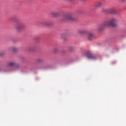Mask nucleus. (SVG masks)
<instances>
[{
	"mask_svg": "<svg viewBox=\"0 0 126 126\" xmlns=\"http://www.w3.org/2000/svg\"><path fill=\"white\" fill-rule=\"evenodd\" d=\"M10 51L11 52H16L17 49L15 47H11L9 48Z\"/></svg>",
	"mask_w": 126,
	"mask_h": 126,
	"instance_id": "9b49d317",
	"label": "nucleus"
},
{
	"mask_svg": "<svg viewBox=\"0 0 126 126\" xmlns=\"http://www.w3.org/2000/svg\"><path fill=\"white\" fill-rule=\"evenodd\" d=\"M75 0H74V1Z\"/></svg>",
	"mask_w": 126,
	"mask_h": 126,
	"instance_id": "a211bd4d",
	"label": "nucleus"
},
{
	"mask_svg": "<svg viewBox=\"0 0 126 126\" xmlns=\"http://www.w3.org/2000/svg\"><path fill=\"white\" fill-rule=\"evenodd\" d=\"M25 27H26L25 24L22 23H18L15 26V29L17 32H20V31H22V30H23V29H24Z\"/></svg>",
	"mask_w": 126,
	"mask_h": 126,
	"instance_id": "7ed1b4c3",
	"label": "nucleus"
},
{
	"mask_svg": "<svg viewBox=\"0 0 126 126\" xmlns=\"http://www.w3.org/2000/svg\"><path fill=\"white\" fill-rule=\"evenodd\" d=\"M8 65L9 66H13L14 65H15V63L14 62H10L8 63Z\"/></svg>",
	"mask_w": 126,
	"mask_h": 126,
	"instance_id": "f8f14e48",
	"label": "nucleus"
},
{
	"mask_svg": "<svg viewBox=\"0 0 126 126\" xmlns=\"http://www.w3.org/2000/svg\"><path fill=\"white\" fill-rule=\"evenodd\" d=\"M119 1L120 2H125V1H126V0H119Z\"/></svg>",
	"mask_w": 126,
	"mask_h": 126,
	"instance_id": "2eb2a0df",
	"label": "nucleus"
},
{
	"mask_svg": "<svg viewBox=\"0 0 126 126\" xmlns=\"http://www.w3.org/2000/svg\"><path fill=\"white\" fill-rule=\"evenodd\" d=\"M78 33L81 34H85V33H86V31L83 30H79L78 31Z\"/></svg>",
	"mask_w": 126,
	"mask_h": 126,
	"instance_id": "6e6552de",
	"label": "nucleus"
},
{
	"mask_svg": "<svg viewBox=\"0 0 126 126\" xmlns=\"http://www.w3.org/2000/svg\"><path fill=\"white\" fill-rule=\"evenodd\" d=\"M0 71H1V67H0Z\"/></svg>",
	"mask_w": 126,
	"mask_h": 126,
	"instance_id": "f3484780",
	"label": "nucleus"
},
{
	"mask_svg": "<svg viewBox=\"0 0 126 126\" xmlns=\"http://www.w3.org/2000/svg\"><path fill=\"white\" fill-rule=\"evenodd\" d=\"M51 15L52 17H57L59 15V13L56 12H52L51 13Z\"/></svg>",
	"mask_w": 126,
	"mask_h": 126,
	"instance_id": "0eeeda50",
	"label": "nucleus"
},
{
	"mask_svg": "<svg viewBox=\"0 0 126 126\" xmlns=\"http://www.w3.org/2000/svg\"><path fill=\"white\" fill-rule=\"evenodd\" d=\"M42 25H44V26H49L50 25V23H49V22H43L42 23Z\"/></svg>",
	"mask_w": 126,
	"mask_h": 126,
	"instance_id": "9d476101",
	"label": "nucleus"
},
{
	"mask_svg": "<svg viewBox=\"0 0 126 126\" xmlns=\"http://www.w3.org/2000/svg\"><path fill=\"white\" fill-rule=\"evenodd\" d=\"M118 19L116 18H111L109 20L105 21L97 28L98 31H103L106 27H117L118 26Z\"/></svg>",
	"mask_w": 126,
	"mask_h": 126,
	"instance_id": "f257e3e1",
	"label": "nucleus"
},
{
	"mask_svg": "<svg viewBox=\"0 0 126 126\" xmlns=\"http://www.w3.org/2000/svg\"><path fill=\"white\" fill-rule=\"evenodd\" d=\"M2 55H3V53H0V56H2Z\"/></svg>",
	"mask_w": 126,
	"mask_h": 126,
	"instance_id": "dca6fc26",
	"label": "nucleus"
},
{
	"mask_svg": "<svg viewBox=\"0 0 126 126\" xmlns=\"http://www.w3.org/2000/svg\"><path fill=\"white\" fill-rule=\"evenodd\" d=\"M102 6V2L101 1H97L94 4L95 7H100V6Z\"/></svg>",
	"mask_w": 126,
	"mask_h": 126,
	"instance_id": "423d86ee",
	"label": "nucleus"
},
{
	"mask_svg": "<svg viewBox=\"0 0 126 126\" xmlns=\"http://www.w3.org/2000/svg\"><path fill=\"white\" fill-rule=\"evenodd\" d=\"M37 63H43V60L42 59H38Z\"/></svg>",
	"mask_w": 126,
	"mask_h": 126,
	"instance_id": "4468645a",
	"label": "nucleus"
},
{
	"mask_svg": "<svg viewBox=\"0 0 126 126\" xmlns=\"http://www.w3.org/2000/svg\"><path fill=\"white\" fill-rule=\"evenodd\" d=\"M93 37H94V34L91 32H89L88 33V39L89 40H92L93 39Z\"/></svg>",
	"mask_w": 126,
	"mask_h": 126,
	"instance_id": "39448f33",
	"label": "nucleus"
},
{
	"mask_svg": "<svg viewBox=\"0 0 126 126\" xmlns=\"http://www.w3.org/2000/svg\"><path fill=\"white\" fill-rule=\"evenodd\" d=\"M65 1H67V2H71L72 1H74V0H64Z\"/></svg>",
	"mask_w": 126,
	"mask_h": 126,
	"instance_id": "ddd939ff",
	"label": "nucleus"
},
{
	"mask_svg": "<svg viewBox=\"0 0 126 126\" xmlns=\"http://www.w3.org/2000/svg\"><path fill=\"white\" fill-rule=\"evenodd\" d=\"M103 11L108 14H118V11L114 8L104 9Z\"/></svg>",
	"mask_w": 126,
	"mask_h": 126,
	"instance_id": "20e7f679",
	"label": "nucleus"
},
{
	"mask_svg": "<svg viewBox=\"0 0 126 126\" xmlns=\"http://www.w3.org/2000/svg\"><path fill=\"white\" fill-rule=\"evenodd\" d=\"M63 20L64 21H75L76 18L74 17L73 14H68L63 17Z\"/></svg>",
	"mask_w": 126,
	"mask_h": 126,
	"instance_id": "f03ea898",
	"label": "nucleus"
},
{
	"mask_svg": "<svg viewBox=\"0 0 126 126\" xmlns=\"http://www.w3.org/2000/svg\"><path fill=\"white\" fill-rule=\"evenodd\" d=\"M87 57L88 58V59H94V56H93V54H89L87 55Z\"/></svg>",
	"mask_w": 126,
	"mask_h": 126,
	"instance_id": "1a4fd4ad",
	"label": "nucleus"
}]
</instances>
